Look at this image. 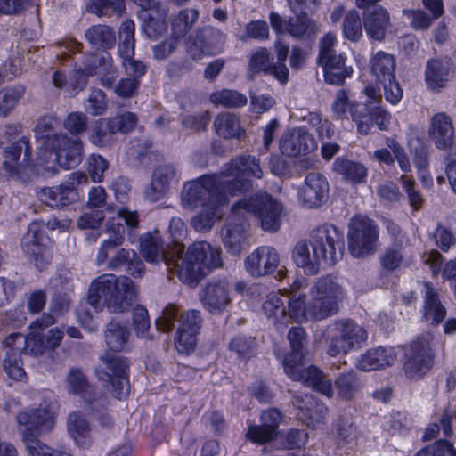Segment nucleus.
<instances>
[{"label":"nucleus","instance_id":"4be33fe9","mask_svg":"<svg viewBox=\"0 0 456 456\" xmlns=\"http://www.w3.org/2000/svg\"><path fill=\"white\" fill-rule=\"evenodd\" d=\"M455 68L452 60L447 56H437L427 61L425 83L428 90L439 93L445 88L454 77Z\"/></svg>","mask_w":456,"mask_h":456},{"label":"nucleus","instance_id":"3c124183","mask_svg":"<svg viewBox=\"0 0 456 456\" xmlns=\"http://www.w3.org/2000/svg\"><path fill=\"white\" fill-rule=\"evenodd\" d=\"M135 24L131 20L123 21L118 31V53L120 58L134 57V39Z\"/></svg>","mask_w":456,"mask_h":456},{"label":"nucleus","instance_id":"c03bdc74","mask_svg":"<svg viewBox=\"0 0 456 456\" xmlns=\"http://www.w3.org/2000/svg\"><path fill=\"white\" fill-rule=\"evenodd\" d=\"M370 72L378 82L395 78V60L392 54L379 51L370 60Z\"/></svg>","mask_w":456,"mask_h":456},{"label":"nucleus","instance_id":"423d86ee","mask_svg":"<svg viewBox=\"0 0 456 456\" xmlns=\"http://www.w3.org/2000/svg\"><path fill=\"white\" fill-rule=\"evenodd\" d=\"M230 196L246 193L253 189L252 179H262L260 160L252 155H239L224 164L219 173Z\"/></svg>","mask_w":456,"mask_h":456},{"label":"nucleus","instance_id":"f704fd0d","mask_svg":"<svg viewBox=\"0 0 456 456\" xmlns=\"http://www.w3.org/2000/svg\"><path fill=\"white\" fill-rule=\"evenodd\" d=\"M4 347H12L13 350H20L21 354H31L35 356L46 354L45 338L37 334L24 336L21 333H12L3 341Z\"/></svg>","mask_w":456,"mask_h":456},{"label":"nucleus","instance_id":"c85d7f7f","mask_svg":"<svg viewBox=\"0 0 456 456\" xmlns=\"http://www.w3.org/2000/svg\"><path fill=\"white\" fill-rule=\"evenodd\" d=\"M428 135L438 150L451 149L455 138L452 118L445 112L435 114L430 119Z\"/></svg>","mask_w":456,"mask_h":456},{"label":"nucleus","instance_id":"bb28decb","mask_svg":"<svg viewBox=\"0 0 456 456\" xmlns=\"http://www.w3.org/2000/svg\"><path fill=\"white\" fill-rule=\"evenodd\" d=\"M179 175L175 166L164 164L157 167L152 174L150 186L145 190V198L151 202L162 199L171 184L177 183Z\"/></svg>","mask_w":456,"mask_h":456},{"label":"nucleus","instance_id":"a211bd4d","mask_svg":"<svg viewBox=\"0 0 456 456\" xmlns=\"http://www.w3.org/2000/svg\"><path fill=\"white\" fill-rule=\"evenodd\" d=\"M175 322H178V328L199 333L203 320L201 313L198 310H188L179 314L178 305L168 304L155 324L158 330L167 333L173 330Z\"/></svg>","mask_w":456,"mask_h":456},{"label":"nucleus","instance_id":"6ab92c4d","mask_svg":"<svg viewBox=\"0 0 456 456\" xmlns=\"http://www.w3.org/2000/svg\"><path fill=\"white\" fill-rule=\"evenodd\" d=\"M333 115L340 120H348L349 118L357 126L359 133H366L369 129V118L367 116V104H362L349 100L348 92L339 89L331 105Z\"/></svg>","mask_w":456,"mask_h":456},{"label":"nucleus","instance_id":"412c9836","mask_svg":"<svg viewBox=\"0 0 456 456\" xmlns=\"http://www.w3.org/2000/svg\"><path fill=\"white\" fill-rule=\"evenodd\" d=\"M329 195V183L321 173H310L304 183L297 188L298 202L306 208L322 206Z\"/></svg>","mask_w":456,"mask_h":456},{"label":"nucleus","instance_id":"338daca9","mask_svg":"<svg viewBox=\"0 0 456 456\" xmlns=\"http://www.w3.org/2000/svg\"><path fill=\"white\" fill-rule=\"evenodd\" d=\"M121 0H90L87 4V11L99 17L120 14L122 12Z\"/></svg>","mask_w":456,"mask_h":456},{"label":"nucleus","instance_id":"20e7f679","mask_svg":"<svg viewBox=\"0 0 456 456\" xmlns=\"http://www.w3.org/2000/svg\"><path fill=\"white\" fill-rule=\"evenodd\" d=\"M291 351L283 360L284 371L293 380L302 382L317 392L330 397L333 395L331 380L315 366L301 369L305 354L307 336L305 330L299 326L293 327L288 333Z\"/></svg>","mask_w":456,"mask_h":456},{"label":"nucleus","instance_id":"0e129e2a","mask_svg":"<svg viewBox=\"0 0 456 456\" xmlns=\"http://www.w3.org/2000/svg\"><path fill=\"white\" fill-rule=\"evenodd\" d=\"M256 342L255 338L236 336L229 343V349L240 359H248L255 354Z\"/></svg>","mask_w":456,"mask_h":456},{"label":"nucleus","instance_id":"e433bc0d","mask_svg":"<svg viewBox=\"0 0 456 456\" xmlns=\"http://www.w3.org/2000/svg\"><path fill=\"white\" fill-rule=\"evenodd\" d=\"M107 237L102 241L95 256V264L101 266L107 262L109 254L121 247L125 241V228L122 224L114 222H107Z\"/></svg>","mask_w":456,"mask_h":456},{"label":"nucleus","instance_id":"864d4df0","mask_svg":"<svg viewBox=\"0 0 456 456\" xmlns=\"http://www.w3.org/2000/svg\"><path fill=\"white\" fill-rule=\"evenodd\" d=\"M209 100L215 106L226 109L241 108L248 102L247 96L236 90L223 89L212 93Z\"/></svg>","mask_w":456,"mask_h":456},{"label":"nucleus","instance_id":"37998d69","mask_svg":"<svg viewBox=\"0 0 456 456\" xmlns=\"http://www.w3.org/2000/svg\"><path fill=\"white\" fill-rule=\"evenodd\" d=\"M295 17L285 21V30L294 38L301 39L316 34L318 28L315 21L305 12H298Z\"/></svg>","mask_w":456,"mask_h":456},{"label":"nucleus","instance_id":"58836bf2","mask_svg":"<svg viewBox=\"0 0 456 456\" xmlns=\"http://www.w3.org/2000/svg\"><path fill=\"white\" fill-rule=\"evenodd\" d=\"M424 285V314L427 322L437 325L443 322L446 315V309L443 305L437 289L429 281Z\"/></svg>","mask_w":456,"mask_h":456},{"label":"nucleus","instance_id":"0eeeda50","mask_svg":"<svg viewBox=\"0 0 456 456\" xmlns=\"http://www.w3.org/2000/svg\"><path fill=\"white\" fill-rule=\"evenodd\" d=\"M282 210L281 203L267 193L241 199L233 205L235 215H244L248 218L254 215L261 228L269 232H275L280 229Z\"/></svg>","mask_w":456,"mask_h":456},{"label":"nucleus","instance_id":"f8f14e48","mask_svg":"<svg viewBox=\"0 0 456 456\" xmlns=\"http://www.w3.org/2000/svg\"><path fill=\"white\" fill-rule=\"evenodd\" d=\"M309 244L311 248H314L322 261L334 265L343 256L344 234L335 225L325 223L311 231Z\"/></svg>","mask_w":456,"mask_h":456},{"label":"nucleus","instance_id":"a878e982","mask_svg":"<svg viewBox=\"0 0 456 456\" xmlns=\"http://www.w3.org/2000/svg\"><path fill=\"white\" fill-rule=\"evenodd\" d=\"M279 146L281 153L289 157L306 155L316 148L313 136L303 127L285 132Z\"/></svg>","mask_w":456,"mask_h":456},{"label":"nucleus","instance_id":"ea45409f","mask_svg":"<svg viewBox=\"0 0 456 456\" xmlns=\"http://www.w3.org/2000/svg\"><path fill=\"white\" fill-rule=\"evenodd\" d=\"M311 248L305 240H301L295 245L292 254L296 265L303 268L304 273L307 275L318 273L322 261L314 248Z\"/></svg>","mask_w":456,"mask_h":456},{"label":"nucleus","instance_id":"09e8293b","mask_svg":"<svg viewBox=\"0 0 456 456\" xmlns=\"http://www.w3.org/2000/svg\"><path fill=\"white\" fill-rule=\"evenodd\" d=\"M333 169L341 175L344 179L353 183H361L365 181L367 168L361 163L346 158H338L333 163Z\"/></svg>","mask_w":456,"mask_h":456},{"label":"nucleus","instance_id":"b1692460","mask_svg":"<svg viewBox=\"0 0 456 456\" xmlns=\"http://www.w3.org/2000/svg\"><path fill=\"white\" fill-rule=\"evenodd\" d=\"M55 152L58 165L64 169L75 168L83 159V144L79 138L60 133L59 139L49 148Z\"/></svg>","mask_w":456,"mask_h":456},{"label":"nucleus","instance_id":"aec40b11","mask_svg":"<svg viewBox=\"0 0 456 456\" xmlns=\"http://www.w3.org/2000/svg\"><path fill=\"white\" fill-rule=\"evenodd\" d=\"M248 217L244 215H235L232 207L227 223L222 229L223 243L228 253L232 256H239L241 253L243 245L248 238Z\"/></svg>","mask_w":456,"mask_h":456},{"label":"nucleus","instance_id":"2eb2a0df","mask_svg":"<svg viewBox=\"0 0 456 456\" xmlns=\"http://www.w3.org/2000/svg\"><path fill=\"white\" fill-rule=\"evenodd\" d=\"M280 255L272 246H259L244 260L246 272L253 278L270 276L277 273L275 278L281 281L286 277L287 270L279 269Z\"/></svg>","mask_w":456,"mask_h":456},{"label":"nucleus","instance_id":"8fccbe9b","mask_svg":"<svg viewBox=\"0 0 456 456\" xmlns=\"http://www.w3.org/2000/svg\"><path fill=\"white\" fill-rule=\"evenodd\" d=\"M25 93L26 87L20 84L0 89V117L9 116L24 97Z\"/></svg>","mask_w":456,"mask_h":456},{"label":"nucleus","instance_id":"c9c22d12","mask_svg":"<svg viewBox=\"0 0 456 456\" xmlns=\"http://www.w3.org/2000/svg\"><path fill=\"white\" fill-rule=\"evenodd\" d=\"M396 359L393 348L378 346L368 349L363 353L357 362V368L363 371L384 369L391 366Z\"/></svg>","mask_w":456,"mask_h":456},{"label":"nucleus","instance_id":"a19ab883","mask_svg":"<svg viewBox=\"0 0 456 456\" xmlns=\"http://www.w3.org/2000/svg\"><path fill=\"white\" fill-rule=\"evenodd\" d=\"M88 44L94 49L103 51L111 49L116 45V33L114 29L104 24L91 26L85 33Z\"/></svg>","mask_w":456,"mask_h":456},{"label":"nucleus","instance_id":"13d9d810","mask_svg":"<svg viewBox=\"0 0 456 456\" xmlns=\"http://www.w3.org/2000/svg\"><path fill=\"white\" fill-rule=\"evenodd\" d=\"M89 387L88 379L81 369L73 367L69 370L66 376V389L69 394L85 397Z\"/></svg>","mask_w":456,"mask_h":456},{"label":"nucleus","instance_id":"f03ea898","mask_svg":"<svg viewBox=\"0 0 456 456\" xmlns=\"http://www.w3.org/2000/svg\"><path fill=\"white\" fill-rule=\"evenodd\" d=\"M184 246H176L171 251L169 273H175L185 284L195 287L211 269L223 265L222 250L205 241L194 242L184 253Z\"/></svg>","mask_w":456,"mask_h":456},{"label":"nucleus","instance_id":"9b49d317","mask_svg":"<svg viewBox=\"0 0 456 456\" xmlns=\"http://www.w3.org/2000/svg\"><path fill=\"white\" fill-rule=\"evenodd\" d=\"M16 421L28 452L33 451L32 447L44 444L37 437L49 433L55 425L53 414L46 408L20 411L16 415Z\"/></svg>","mask_w":456,"mask_h":456},{"label":"nucleus","instance_id":"7ed1b4c3","mask_svg":"<svg viewBox=\"0 0 456 456\" xmlns=\"http://www.w3.org/2000/svg\"><path fill=\"white\" fill-rule=\"evenodd\" d=\"M136 297L137 289L130 278L104 273L91 281L86 301L97 312L105 306L111 314H122L133 307Z\"/></svg>","mask_w":456,"mask_h":456},{"label":"nucleus","instance_id":"79ce46f5","mask_svg":"<svg viewBox=\"0 0 456 456\" xmlns=\"http://www.w3.org/2000/svg\"><path fill=\"white\" fill-rule=\"evenodd\" d=\"M67 429L78 446L88 445L91 425L81 411H76L69 415Z\"/></svg>","mask_w":456,"mask_h":456},{"label":"nucleus","instance_id":"393cba45","mask_svg":"<svg viewBox=\"0 0 456 456\" xmlns=\"http://www.w3.org/2000/svg\"><path fill=\"white\" fill-rule=\"evenodd\" d=\"M32 158V151L29 146V139L22 136L6 147L4 154L3 167L12 177H20L21 169L29 166Z\"/></svg>","mask_w":456,"mask_h":456},{"label":"nucleus","instance_id":"1a4fd4ad","mask_svg":"<svg viewBox=\"0 0 456 456\" xmlns=\"http://www.w3.org/2000/svg\"><path fill=\"white\" fill-rule=\"evenodd\" d=\"M403 350L404 376L412 381L422 379L435 364L436 353L432 341L419 337L407 344Z\"/></svg>","mask_w":456,"mask_h":456},{"label":"nucleus","instance_id":"4d7b16f0","mask_svg":"<svg viewBox=\"0 0 456 456\" xmlns=\"http://www.w3.org/2000/svg\"><path fill=\"white\" fill-rule=\"evenodd\" d=\"M363 20H362L356 10H351L345 14L342 23V33L346 39L359 42L362 37Z\"/></svg>","mask_w":456,"mask_h":456},{"label":"nucleus","instance_id":"72a5a7b5","mask_svg":"<svg viewBox=\"0 0 456 456\" xmlns=\"http://www.w3.org/2000/svg\"><path fill=\"white\" fill-rule=\"evenodd\" d=\"M167 11L162 5L151 9L142 10L139 17L142 20V29L150 39L160 37L167 29L166 18Z\"/></svg>","mask_w":456,"mask_h":456},{"label":"nucleus","instance_id":"4468645a","mask_svg":"<svg viewBox=\"0 0 456 456\" xmlns=\"http://www.w3.org/2000/svg\"><path fill=\"white\" fill-rule=\"evenodd\" d=\"M87 182L88 176L86 173L73 172L60 185L42 188L37 196L42 203L51 208H62L79 200L78 186L86 184Z\"/></svg>","mask_w":456,"mask_h":456},{"label":"nucleus","instance_id":"39448f33","mask_svg":"<svg viewBox=\"0 0 456 456\" xmlns=\"http://www.w3.org/2000/svg\"><path fill=\"white\" fill-rule=\"evenodd\" d=\"M229 196L226 184L219 173L203 175L183 184L181 203L183 208L191 210L199 208H213L227 205Z\"/></svg>","mask_w":456,"mask_h":456},{"label":"nucleus","instance_id":"c756f323","mask_svg":"<svg viewBox=\"0 0 456 456\" xmlns=\"http://www.w3.org/2000/svg\"><path fill=\"white\" fill-rule=\"evenodd\" d=\"M282 419L281 412L275 408H271L261 414V424L248 428V437L258 444H265L273 440L277 434V428Z\"/></svg>","mask_w":456,"mask_h":456},{"label":"nucleus","instance_id":"680f3d73","mask_svg":"<svg viewBox=\"0 0 456 456\" xmlns=\"http://www.w3.org/2000/svg\"><path fill=\"white\" fill-rule=\"evenodd\" d=\"M113 64L111 55L103 51L101 53H94L89 55L85 61V69L87 75L94 76L102 71L111 72V66Z\"/></svg>","mask_w":456,"mask_h":456},{"label":"nucleus","instance_id":"2f4dec72","mask_svg":"<svg viewBox=\"0 0 456 456\" xmlns=\"http://www.w3.org/2000/svg\"><path fill=\"white\" fill-rule=\"evenodd\" d=\"M363 28L366 34L373 40L382 41L387 36V31L391 26L388 11L381 6L375 5L364 12Z\"/></svg>","mask_w":456,"mask_h":456},{"label":"nucleus","instance_id":"de8ad7c7","mask_svg":"<svg viewBox=\"0 0 456 456\" xmlns=\"http://www.w3.org/2000/svg\"><path fill=\"white\" fill-rule=\"evenodd\" d=\"M101 362L106 370L97 369L96 373L101 380H110L111 378L128 375V361L120 356L105 354L101 356Z\"/></svg>","mask_w":456,"mask_h":456},{"label":"nucleus","instance_id":"bf43d9fd","mask_svg":"<svg viewBox=\"0 0 456 456\" xmlns=\"http://www.w3.org/2000/svg\"><path fill=\"white\" fill-rule=\"evenodd\" d=\"M115 134L110 119L101 118L95 122L91 131L90 142L98 147H105L111 143Z\"/></svg>","mask_w":456,"mask_h":456},{"label":"nucleus","instance_id":"a18cd8bd","mask_svg":"<svg viewBox=\"0 0 456 456\" xmlns=\"http://www.w3.org/2000/svg\"><path fill=\"white\" fill-rule=\"evenodd\" d=\"M214 128L216 133L224 139H240L244 134L240 118L230 112L218 114L214 120Z\"/></svg>","mask_w":456,"mask_h":456},{"label":"nucleus","instance_id":"ddd939ff","mask_svg":"<svg viewBox=\"0 0 456 456\" xmlns=\"http://www.w3.org/2000/svg\"><path fill=\"white\" fill-rule=\"evenodd\" d=\"M276 63L271 61V53L265 47H260L248 56V72L253 75L263 72L273 76L280 83L286 84L289 79V69L285 61L289 54V46L281 42L274 45Z\"/></svg>","mask_w":456,"mask_h":456},{"label":"nucleus","instance_id":"6e6552de","mask_svg":"<svg viewBox=\"0 0 456 456\" xmlns=\"http://www.w3.org/2000/svg\"><path fill=\"white\" fill-rule=\"evenodd\" d=\"M332 330L333 334L326 338V354L330 357L346 355L361 348L368 338L367 330L351 319L336 321Z\"/></svg>","mask_w":456,"mask_h":456},{"label":"nucleus","instance_id":"f3484780","mask_svg":"<svg viewBox=\"0 0 456 456\" xmlns=\"http://www.w3.org/2000/svg\"><path fill=\"white\" fill-rule=\"evenodd\" d=\"M230 282L224 278L208 281L200 289V300L212 314H222L232 304Z\"/></svg>","mask_w":456,"mask_h":456},{"label":"nucleus","instance_id":"4c0bfd02","mask_svg":"<svg viewBox=\"0 0 456 456\" xmlns=\"http://www.w3.org/2000/svg\"><path fill=\"white\" fill-rule=\"evenodd\" d=\"M337 37L334 33L325 34L319 41V53L317 63L322 69V71L330 69L332 67L347 64L345 53L338 54L335 50Z\"/></svg>","mask_w":456,"mask_h":456},{"label":"nucleus","instance_id":"f257e3e1","mask_svg":"<svg viewBox=\"0 0 456 456\" xmlns=\"http://www.w3.org/2000/svg\"><path fill=\"white\" fill-rule=\"evenodd\" d=\"M294 288L297 289L298 286L293 285L289 305L294 320L298 322L307 320L320 322L337 314L345 298L344 289L331 275L316 280L310 288L308 302L305 294L294 290Z\"/></svg>","mask_w":456,"mask_h":456},{"label":"nucleus","instance_id":"cd10ccee","mask_svg":"<svg viewBox=\"0 0 456 456\" xmlns=\"http://www.w3.org/2000/svg\"><path fill=\"white\" fill-rule=\"evenodd\" d=\"M140 251L142 257L150 264L163 263L167 267L170 265L173 248H165L162 236L159 232H148L139 239Z\"/></svg>","mask_w":456,"mask_h":456},{"label":"nucleus","instance_id":"9d476101","mask_svg":"<svg viewBox=\"0 0 456 456\" xmlns=\"http://www.w3.org/2000/svg\"><path fill=\"white\" fill-rule=\"evenodd\" d=\"M379 226L368 216H354L348 224V250L355 258L374 254L379 247Z\"/></svg>","mask_w":456,"mask_h":456},{"label":"nucleus","instance_id":"49530a36","mask_svg":"<svg viewBox=\"0 0 456 456\" xmlns=\"http://www.w3.org/2000/svg\"><path fill=\"white\" fill-rule=\"evenodd\" d=\"M129 336V329L116 320H111L106 325L105 342L109 349L114 352H120L126 348Z\"/></svg>","mask_w":456,"mask_h":456},{"label":"nucleus","instance_id":"dca6fc26","mask_svg":"<svg viewBox=\"0 0 456 456\" xmlns=\"http://www.w3.org/2000/svg\"><path fill=\"white\" fill-rule=\"evenodd\" d=\"M226 41V35L213 26H204L191 35L186 43V52L191 58L200 60L204 55L220 53Z\"/></svg>","mask_w":456,"mask_h":456},{"label":"nucleus","instance_id":"603ef678","mask_svg":"<svg viewBox=\"0 0 456 456\" xmlns=\"http://www.w3.org/2000/svg\"><path fill=\"white\" fill-rule=\"evenodd\" d=\"M199 18L198 11L185 9L174 17L171 22L172 37L176 38L183 37L194 26Z\"/></svg>","mask_w":456,"mask_h":456},{"label":"nucleus","instance_id":"774afa93","mask_svg":"<svg viewBox=\"0 0 456 456\" xmlns=\"http://www.w3.org/2000/svg\"><path fill=\"white\" fill-rule=\"evenodd\" d=\"M220 208L221 207H214L213 208H202L201 212L192 217L191 226L200 232H209L215 224Z\"/></svg>","mask_w":456,"mask_h":456},{"label":"nucleus","instance_id":"5fc2aeb1","mask_svg":"<svg viewBox=\"0 0 456 456\" xmlns=\"http://www.w3.org/2000/svg\"><path fill=\"white\" fill-rule=\"evenodd\" d=\"M6 354L3 360V369L8 378L16 380L23 381L26 379V372L23 368V362L20 355L22 354L20 350H13L12 347H5Z\"/></svg>","mask_w":456,"mask_h":456},{"label":"nucleus","instance_id":"5701e85b","mask_svg":"<svg viewBox=\"0 0 456 456\" xmlns=\"http://www.w3.org/2000/svg\"><path fill=\"white\" fill-rule=\"evenodd\" d=\"M47 240L38 222L30 223L27 233L21 240L23 251L34 257L35 265L39 270H44L49 263V254L45 246Z\"/></svg>","mask_w":456,"mask_h":456},{"label":"nucleus","instance_id":"69168bd1","mask_svg":"<svg viewBox=\"0 0 456 456\" xmlns=\"http://www.w3.org/2000/svg\"><path fill=\"white\" fill-rule=\"evenodd\" d=\"M73 285L67 281L64 286L56 285L55 293L51 300V308L54 313H64L70 306V293L73 291Z\"/></svg>","mask_w":456,"mask_h":456},{"label":"nucleus","instance_id":"052dcab7","mask_svg":"<svg viewBox=\"0 0 456 456\" xmlns=\"http://www.w3.org/2000/svg\"><path fill=\"white\" fill-rule=\"evenodd\" d=\"M335 386L341 397L351 399L361 387V381L357 374L354 370H350L340 374L335 381Z\"/></svg>","mask_w":456,"mask_h":456},{"label":"nucleus","instance_id":"e2e57ef3","mask_svg":"<svg viewBox=\"0 0 456 456\" xmlns=\"http://www.w3.org/2000/svg\"><path fill=\"white\" fill-rule=\"evenodd\" d=\"M251 39L257 41L269 39V26L265 20H256L246 24L244 32L239 36V40L246 43Z\"/></svg>","mask_w":456,"mask_h":456},{"label":"nucleus","instance_id":"7c9ffc66","mask_svg":"<svg viewBox=\"0 0 456 456\" xmlns=\"http://www.w3.org/2000/svg\"><path fill=\"white\" fill-rule=\"evenodd\" d=\"M111 253L113 255H109V258L105 262L108 269L112 271L125 269L130 275L135 278L143 275L145 272L144 264L134 250L119 247Z\"/></svg>","mask_w":456,"mask_h":456},{"label":"nucleus","instance_id":"473e14b6","mask_svg":"<svg viewBox=\"0 0 456 456\" xmlns=\"http://www.w3.org/2000/svg\"><path fill=\"white\" fill-rule=\"evenodd\" d=\"M290 294L289 295V297ZM289 311L282 297L278 293H270L266 296L263 303V311L266 318L272 322L278 330H283L294 319L289 305V299L288 300Z\"/></svg>","mask_w":456,"mask_h":456},{"label":"nucleus","instance_id":"6e6d98bb","mask_svg":"<svg viewBox=\"0 0 456 456\" xmlns=\"http://www.w3.org/2000/svg\"><path fill=\"white\" fill-rule=\"evenodd\" d=\"M58 120L54 117L47 116L41 118L35 126V137L42 141L43 145L49 149L58 139L60 133L55 132Z\"/></svg>","mask_w":456,"mask_h":456}]
</instances>
